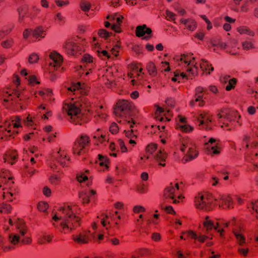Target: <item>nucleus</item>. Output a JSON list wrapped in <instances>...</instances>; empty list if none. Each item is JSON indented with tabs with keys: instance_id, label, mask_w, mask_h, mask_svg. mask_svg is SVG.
I'll return each mask as SVG.
<instances>
[{
	"instance_id": "nucleus-1",
	"label": "nucleus",
	"mask_w": 258,
	"mask_h": 258,
	"mask_svg": "<svg viewBox=\"0 0 258 258\" xmlns=\"http://www.w3.org/2000/svg\"><path fill=\"white\" fill-rule=\"evenodd\" d=\"M78 207L64 205L52 215L51 222L61 232L67 234L80 224V218L77 216Z\"/></svg>"
},
{
	"instance_id": "nucleus-2",
	"label": "nucleus",
	"mask_w": 258,
	"mask_h": 258,
	"mask_svg": "<svg viewBox=\"0 0 258 258\" xmlns=\"http://www.w3.org/2000/svg\"><path fill=\"white\" fill-rule=\"evenodd\" d=\"M173 60L177 66L185 72L178 71L174 72V76L171 78L172 81L179 83L182 79H188V75L195 76L198 75L199 71L198 62L193 54H176L173 57Z\"/></svg>"
},
{
	"instance_id": "nucleus-3",
	"label": "nucleus",
	"mask_w": 258,
	"mask_h": 258,
	"mask_svg": "<svg viewBox=\"0 0 258 258\" xmlns=\"http://www.w3.org/2000/svg\"><path fill=\"white\" fill-rule=\"evenodd\" d=\"M13 82L16 88H12L11 86L7 85L1 89L5 102L12 101V105L20 106L21 109H24L28 103L29 97L27 96H20L19 86L20 85V78L17 75L14 76Z\"/></svg>"
},
{
	"instance_id": "nucleus-4",
	"label": "nucleus",
	"mask_w": 258,
	"mask_h": 258,
	"mask_svg": "<svg viewBox=\"0 0 258 258\" xmlns=\"http://www.w3.org/2000/svg\"><path fill=\"white\" fill-rule=\"evenodd\" d=\"M204 228L206 229L207 235L205 234H197L192 230L184 231L182 232L183 234H186L187 236L194 239H198L201 242H204L208 239H212V237H210L209 231L214 229L216 230L221 237L223 236V232L224 231L223 228L229 226V223L228 221L224 219H219L215 223L209 218H206L203 222ZM212 236V235H211Z\"/></svg>"
},
{
	"instance_id": "nucleus-5",
	"label": "nucleus",
	"mask_w": 258,
	"mask_h": 258,
	"mask_svg": "<svg viewBox=\"0 0 258 258\" xmlns=\"http://www.w3.org/2000/svg\"><path fill=\"white\" fill-rule=\"evenodd\" d=\"M11 225L15 226L17 232L9 235V241L13 245H16L19 242L22 244H29L31 242V239L28 236V228L24 221L19 218H14L9 220Z\"/></svg>"
},
{
	"instance_id": "nucleus-6",
	"label": "nucleus",
	"mask_w": 258,
	"mask_h": 258,
	"mask_svg": "<svg viewBox=\"0 0 258 258\" xmlns=\"http://www.w3.org/2000/svg\"><path fill=\"white\" fill-rule=\"evenodd\" d=\"M0 188L3 191L2 197L4 200L11 202L15 199L18 191L8 171L0 172Z\"/></svg>"
},
{
	"instance_id": "nucleus-7",
	"label": "nucleus",
	"mask_w": 258,
	"mask_h": 258,
	"mask_svg": "<svg viewBox=\"0 0 258 258\" xmlns=\"http://www.w3.org/2000/svg\"><path fill=\"white\" fill-rule=\"evenodd\" d=\"M62 112L70 117V121L81 124L85 121V117L78 107V104L73 102H66L62 106Z\"/></svg>"
},
{
	"instance_id": "nucleus-8",
	"label": "nucleus",
	"mask_w": 258,
	"mask_h": 258,
	"mask_svg": "<svg viewBox=\"0 0 258 258\" xmlns=\"http://www.w3.org/2000/svg\"><path fill=\"white\" fill-rule=\"evenodd\" d=\"M134 108V105L130 101L125 100H119L116 103L114 112L116 116L124 118V121L130 125V127H133L135 122L132 118H130V113Z\"/></svg>"
},
{
	"instance_id": "nucleus-9",
	"label": "nucleus",
	"mask_w": 258,
	"mask_h": 258,
	"mask_svg": "<svg viewBox=\"0 0 258 258\" xmlns=\"http://www.w3.org/2000/svg\"><path fill=\"white\" fill-rule=\"evenodd\" d=\"M114 214H107L103 213L100 217H98L97 221L92 224V228L95 229L98 223H100L103 227L105 228L106 233L109 236H112L116 234V230L119 228V223L115 221L113 224H111L110 222L113 220Z\"/></svg>"
},
{
	"instance_id": "nucleus-10",
	"label": "nucleus",
	"mask_w": 258,
	"mask_h": 258,
	"mask_svg": "<svg viewBox=\"0 0 258 258\" xmlns=\"http://www.w3.org/2000/svg\"><path fill=\"white\" fill-rule=\"evenodd\" d=\"M52 61L50 63L48 71L51 81L55 80L58 74L62 72L64 68L62 66L63 59L62 56L56 51H52L49 54Z\"/></svg>"
},
{
	"instance_id": "nucleus-11",
	"label": "nucleus",
	"mask_w": 258,
	"mask_h": 258,
	"mask_svg": "<svg viewBox=\"0 0 258 258\" xmlns=\"http://www.w3.org/2000/svg\"><path fill=\"white\" fill-rule=\"evenodd\" d=\"M241 146L244 151V157L246 162L253 159L252 150L258 147V141L250 134H244L242 137Z\"/></svg>"
},
{
	"instance_id": "nucleus-12",
	"label": "nucleus",
	"mask_w": 258,
	"mask_h": 258,
	"mask_svg": "<svg viewBox=\"0 0 258 258\" xmlns=\"http://www.w3.org/2000/svg\"><path fill=\"white\" fill-rule=\"evenodd\" d=\"M180 150L183 153L186 152L183 158V160L185 162H188L195 159L199 154L195 143L189 139L182 140Z\"/></svg>"
},
{
	"instance_id": "nucleus-13",
	"label": "nucleus",
	"mask_w": 258,
	"mask_h": 258,
	"mask_svg": "<svg viewBox=\"0 0 258 258\" xmlns=\"http://www.w3.org/2000/svg\"><path fill=\"white\" fill-rule=\"evenodd\" d=\"M214 197L209 194H199L195 199V206L199 210H210L214 205Z\"/></svg>"
},
{
	"instance_id": "nucleus-14",
	"label": "nucleus",
	"mask_w": 258,
	"mask_h": 258,
	"mask_svg": "<svg viewBox=\"0 0 258 258\" xmlns=\"http://www.w3.org/2000/svg\"><path fill=\"white\" fill-rule=\"evenodd\" d=\"M164 197L172 201L173 203H178L184 198L177 183H171L167 186L164 191Z\"/></svg>"
},
{
	"instance_id": "nucleus-15",
	"label": "nucleus",
	"mask_w": 258,
	"mask_h": 258,
	"mask_svg": "<svg viewBox=\"0 0 258 258\" xmlns=\"http://www.w3.org/2000/svg\"><path fill=\"white\" fill-rule=\"evenodd\" d=\"M233 233L235 236L237 244V250L238 252L241 255L246 256L249 250L246 246L247 242L245 237L236 227L233 228Z\"/></svg>"
},
{
	"instance_id": "nucleus-16",
	"label": "nucleus",
	"mask_w": 258,
	"mask_h": 258,
	"mask_svg": "<svg viewBox=\"0 0 258 258\" xmlns=\"http://www.w3.org/2000/svg\"><path fill=\"white\" fill-rule=\"evenodd\" d=\"M219 123L221 124L222 127L224 126L227 125V121H230L232 120L239 122V119L240 118V115L237 112L230 113L227 110H224L221 111L217 114Z\"/></svg>"
},
{
	"instance_id": "nucleus-17",
	"label": "nucleus",
	"mask_w": 258,
	"mask_h": 258,
	"mask_svg": "<svg viewBox=\"0 0 258 258\" xmlns=\"http://www.w3.org/2000/svg\"><path fill=\"white\" fill-rule=\"evenodd\" d=\"M212 114L208 111H203L198 113L196 119L199 122V125L201 128L210 130L212 128Z\"/></svg>"
},
{
	"instance_id": "nucleus-18",
	"label": "nucleus",
	"mask_w": 258,
	"mask_h": 258,
	"mask_svg": "<svg viewBox=\"0 0 258 258\" xmlns=\"http://www.w3.org/2000/svg\"><path fill=\"white\" fill-rule=\"evenodd\" d=\"M214 202L219 207L223 209H232L234 207L232 198L227 195H219L218 197L214 198Z\"/></svg>"
},
{
	"instance_id": "nucleus-19",
	"label": "nucleus",
	"mask_w": 258,
	"mask_h": 258,
	"mask_svg": "<svg viewBox=\"0 0 258 258\" xmlns=\"http://www.w3.org/2000/svg\"><path fill=\"white\" fill-rule=\"evenodd\" d=\"M205 149L206 153L211 156L218 155L221 152V148L218 141L214 138H210L205 144Z\"/></svg>"
},
{
	"instance_id": "nucleus-20",
	"label": "nucleus",
	"mask_w": 258,
	"mask_h": 258,
	"mask_svg": "<svg viewBox=\"0 0 258 258\" xmlns=\"http://www.w3.org/2000/svg\"><path fill=\"white\" fill-rule=\"evenodd\" d=\"M89 142V137L82 135L78 138L74 144L73 148V152L78 155H81V151L85 148Z\"/></svg>"
},
{
	"instance_id": "nucleus-21",
	"label": "nucleus",
	"mask_w": 258,
	"mask_h": 258,
	"mask_svg": "<svg viewBox=\"0 0 258 258\" xmlns=\"http://www.w3.org/2000/svg\"><path fill=\"white\" fill-rule=\"evenodd\" d=\"M132 72L128 74V77L132 79L131 82L133 85H138L141 84L140 82L143 78L142 73V69L139 68L137 65H134L132 67Z\"/></svg>"
},
{
	"instance_id": "nucleus-22",
	"label": "nucleus",
	"mask_w": 258,
	"mask_h": 258,
	"mask_svg": "<svg viewBox=\"0 0 258 258\" xmlns=\"http://www.w3.org/2000/svg\"><path fill=\"white\" fill-rule=\"evenodd\" d=\"M177 127L181 132L189 133L194 130V127L187 122L186 118L182 115H178L176 118Z\"/></svg>"
},
{
	"instance_id": "nucleus-23",
	"label": "nucleus",
	"mask_w": 258,
	"mask_h": 258,
	"mask_svg": "<svg viewBox=\"0 0 258 258\" xmlns=\"http://www.w3.org/2000/svg\"><path fill=\"white\" fill-rule=\"evenodd\" d=\"M82 62L83 67L85 68V70L83 71V73H84L86 76H88L91 73V70L95 66L93 58L89 54H85L82 58Z\"/></svg>"
},
{
	"instance_id": "nucleus-24",
	"label": "nucleus",
	"mask_w": 258,
	"mask_h": 258,
	"mask_svg": "<svg viewBox=\"0 0 258 258\" xmlns=\"http://www.w3.org/2000/svg\"><path fill=\"white\" fill-rule=\"evenodd\" d=\"M92 238H95V234L90 231L83 232L79 234L73 235V239L77 243L80 244L86 243Z\"/></svg>"
},
{
	"instance_id": "nucleus-25",
	"label": "nucleus",
	"mask_w": 258,
	"mask_h": 258,
	"mask_svg": "<svg viewBox=\"0 0 258 258\" xmlns=\"http://www.w3.org/2000/svg\"><path fill=\"white\" fill-rule=\"evenodd\" d=\"M204 88L202 87L199 86L196 88L195 99L190 101V105L194 106L196 102H199V105L203 106L204 105V101L203 100Z\"/></svg>"
},
{
	"instance_id": "nucleus-26",
	"label": "nucleus",
	"mask_w": 258,
	"mask_h": 258,
	"mask_svg": "<svg viewBox=\"0 0 258 258\" xmlns=\"http://www.w3.org/2000/svg\"><path fill=\"white\" fill-rule=\"evenodd\" d=\"M96 195V191L92 189L82 190L79 194V198L84 204H88L93 200Z\"/></svg>"
},
{
	"instance_id": "nucleus-27",
	"label": "nucleus",
	"mask_w": 258,
	"mask_h": 258,
	"mask_svg": "<svg viewBox=\"0 0 258 258\" xmlns=\"http://www.w3.org/2000/svg\"><path fill=\"white\" fill-rule=\"evenodd\" d=\"M78 45L73 39L68 40L62 45L64 51L69 55H75L78 50Z\"/></svg>"
},
{
	"instance_id": "nucleus-28",
	"label": "nucleus",
	"mask_w": 258,
	"mask_h": 258,
	"mask_svg": "<svg viewBox=\"0 0 258 258\" xmlns=\"http://www.w3.org/2000/svg\"><path fill=\"white\" fill-rule=\"evenodd\" d=\"M68 90L69 92H74V94L76 95L78 93L85 94L88 92V89L85 84H81L79 82L77 84H73L68 88Z\"/></svg>"
},
{
	"instance_id": "nucleus-29",
	"label": "nucleus",
	"mask_w": 258,
	"mask_h": 258,
	"mask_svg": "<svg viewBox=\"0 0 258 258\" xmlns=\"http://www.w3.org/2000/svg\"><path fill=\"white\" fill-rule=\"evenodd\" d=\"M92 176L89 170H85L77 174V179L78 182L81 183H85L87 186L92 183Z\"/></svg>"
},
{
	"instance_id": "nucleus-30",
	"label": "nucleus",
	"mask_w": 258,
	"mask_h": 258,
	"mask_svg": "<svg viewBox=\"0 0 258 258\" xmlns=\"http://www.w3.org/2000/svg\"><path fill=\"white\" fill-rule=\"evenodd\" d=\"M52 159H55L61 166H65L67 165V162L70 158L66 155L64 150L61 151L60 149L55 153V155H53Z\"/></svg>"
},
{
	"instance_id": "nucleus-31",
	"label": "nucleus",
	"mask_w": 258,
	"mask_h": 258,
	"mask_svg": "<svg viewBox=\"0 0 258 258\" xmlns=\"http://www.w3.org/2000/svg\"><path fill=\"white\" fill-rule=\"evenodd\" d=\"M151 29L146 25H140L136 28V33L138 37L144 36L145 38H148L151 37Z\"/></svg>"
},
{
	"instance_id": "nucleus-32",
	"label": "nucleus",
	"mask_w": 258,
	"mask_h": 258,
	"mask_svg": "<svg viewBox=\"0 0 258 258\" xmlns=\"http://www.w3.org/2000/svg\"><path fill=\"white\" fill-rule=\"evenodd\" d=\"M21 119L19 116H16L14 119H13L11 122L8 124V128L7 131L10 133L12 131L14 132L18 133L17 130L20 127H22Z\"/></svg>"
},
{
	"instance_id": "nucleus-33",
	"label": "nucleus",
	"mask_w": 258,
	"mask_h": 258,
	"mask_svg": "<svg viewBox=\"0 0 258 258\" xmlns=\"http://www.w3.org/2000/svg\"><path fill=\"white\" fill-rule=\"evenodd\" d=\"M17 153L16 151H8L3 156L4 162H7L11 165L14 164L17 161Z\"/></svg>"
},
{
	"instance_id": "nucleus-34",
	"label": "nucleus",
	"mask_w": 258,
	"mask_h": 258,
	"mask_svg": "<svg viewBox=\"0 0 258 258\" xmlns=\"http://www.w3.org/2000/svg\"><path fill=\"white\" fill-rule=\"evenodd\" d=\"M33 37L38 40L44 38L46 35V29L44 27L38 25L33 29Z\"/></svg>"
},
{
	"instance_id": "nucleus-35",
	"label": "nucleus",
	"mask_w": 258,
	"mask_h": 258,
	"mask_svg": "<svg viewBox=\"0 0 258 258\" xmlns=\"http://www.w3.org/2000/svg\"><path fill=\"white\" fill-rule=\"evenodd\" d=\"M180 22L185 26L186 29L190 31H193L197 28V23L196 21L191 18L184 19L182 18L180 20Z\"/></svg>"
},
{
	"instance_id": "nucleus-36",
	"label": "nucleus",
	"mask_w": 258,
	"mask_h": 258,
	"mask_svg": "<svg viewBox=\"0 0 258 258\" xmlns=\"http://www.w3.org/2000/svg\"><path fill=\"white\" fill-rule=\"evenodd\" d=\"M154 159L158 163L159 165L161 166H165V160L166 155L165 153L162 152L161 150H158L153 155Z\"/></svg>"
},
{
	"instance_id": "nucleus-37",
	"label": "nucleus",
	"mask_w": 258,
	"mask_h": 258,
	"mask_svg": "<svg viewBox=\"0 0 258 258\" xmlns=\"http://www.w3.org/2000/svg\"><path fill=\"white\" fill-rule=\"evenodd\" d=\"M200 66L204 73H205L207 75H210L211 72L214 71V68L212 66V64L204 59L201 60Z\"/></svg>"
},
{
	"instance_id": "nucleus-38",
	"label": "nucleus",
	"mask_w": 258,
	"mask_h": 258,
	"mask_svg": "<svg viewBox=\"0 0 258 258\" xmlns=\"http://www.w3.org/2000/svg\"><path fill=\"white\" fill-rule=\"evenodd\" d=\"M155 111V118L156 119L160 120V121H163L164 120L169 121L170 119L167 117H164L162 115H165V110L161 107L156 106Z\"/></svg>"
},
{
	"instance_id": "nucleus-39",
	"label": "nucleus",
	"mask_w": 258,
	"mask_h": 258,
	"mask_svg": "<svg viewBox=\"0 0 258 258\" xmlns=\"http://www.w3.org/2000/svg\"><path fill=\"white\" fill-rule=\"evenodd\" d=\"M237 30L241 35L245 34L252 37L255 35L254 32L246 26H240L237 28Z\"/></svg>"
},
{
	"instance_id": "nucleus-40",
	"label": "nucleus",
	"mask_w": 258,
	"mask_h": 258,
	"mask_svg": "<svg viewBox=\"0 0 258 258\" xmlns=\"http://www.w3.org/2000/svg\"><path fill=\"white\" fill-rule=\"evenodd\" d=\"M52 94V90L50 89H44L42 90H39L36 92L35 95V97H37V95L41 96L44 99H46V97H50Z\"/></svg>"
},
{
	"instance_id": "nucleus-41",
	"label": "nucleus",
	"mask_w": 258,
	"mask_h": 258,
	"mask_svg": "<svg viewBox=\"0 0 258 258\" xmlns=\"http://www.w3.org/2000/svg\"><path fill=\"white\" fill-rule=\"evenodd\" d=\"M98 162L100 166L103 168V170L108 168V160L106 157L99 154Z\"/></svg>"
},
{
	"instance_id": "nucleus-42",
	"label": "nucleus",
	"mask_w": 258,
	"mask_h": 258,
	"mask_svg": "<svg viewBox=\"0 0 258 258\" xmlns=\"http://www.w3.org/2000/svg\"><path fill=\"white\" fill-rule=\"evenodd\" d=\"M95 49L96 51L97 52L99 56L101 57L102 59H105L106 58H110V55L108 52L105 50H103L101 48H99V46H98L97 45L95 48Z\"/></svg>"
},
{
	"instance_id": "nucleus-43",
	"label": "nucleus",
	"mask_w": 258,
	"mask_h": 258,
	"mask_svg": "<svg viewBox=\"0 0 258 258\" xmlns=\"http://www.w3.org/2000/svg\"><path fill=\"white\" fill-rule=\"evenodd\" d=\"M54 20L58 25H61L65 23L66 18L61 12H57L54 15Z\"/></svg>"
},
{
	"instance_id": "nucleus-44",
	"label": "nucleus",
	"mask_w": 258,
	"mask_h": 258,
	"mask_svg": "<svg viewBox=\"0 0 258 258\" xmlns=\"http://www.w3.org/2000/svg\"><path fill=\"white\" fill-rule=\"evenodd\" d=\"M61 177L60 174H53L49 177V180L51 184L56 185L59 184Z\"/></svg>"
},
{
	"instance_id": "nucleus-45",
	"label": "nucleus",
	"mask_w": 258,
	"mask_h": 258,
	"mask_svg": "<svg viewBox=\"0 0 258 258\" xmlns=\"http://www.w3.org/2000/svg\"><path fill=\"white\" fill-rule=\"evenodd\" d=\"M94 138L96 139L99 143L103 144L104 146H106L107 143H108V139L107 137L102 134L95 135L94 136Z\"/></svg>"
},
{
	"instance_id": "nucleus-46",
	"label": "nucleus",
	"mask_w": 258,
	"mask_h": 258,
	"mask_svg": "<svg viewBox=\"0 0 258 258\" xmlns=\"http://www.w3.org/2000/svg\"><path fill=\"white\" fill-rule=\"evenodd\" d=\"M147 69L150 75L152 76H156L157 74V71L156 66L153 62H150L147 66Z\"/></svg>"
},
{
	"instance_id": "nucleus-47",
	"label": "nucleus",
	"mask_w": 258,
	"mask_h": 258,
	"mask_svg": "<svg viewBox=\"0 0 258 258\" xmlns=\"http://www.w3.org/2000/svg\"><path fill=\"white\" fill-rule=\"evenodd\" d=\"M14 43V40L12 38H8L2 41L1 46L2 47L6 49L11 48Z\"/></svg>"
},
{
	"instance_id": "nucleus-48",
	"label": "nucleus",
	"mask_w": 258,
	"mask_h": 258,
	"mask_svg": "<svg viewBox=\"0 0 258 258\" xmlns=\"http://www.w3.org/2000/svg\"><path fill=\"white\" fill-rule=\"evenodd\" d=\"M210 43L211 45L214 47H217L221 49H226L228 48V45L226 43L222 42L220 40H211Z\"/></svg>"
},
{
	"instance_id": "nucleus-49",
	"label": "nucleus",
	"mask_w": 258,
	"mask_h": 258,
	"mask_svg": "<svg viewBox=\"0 0 258 258\" xmlns=\"http://www.w3.org/2000/svg\"><path fill=\"white\" fill-rule=\"evenodd\" d=\"M123 17L119 16L116 18L115 22L112 23L111 25V29L115 31L116 32H119V25L122 21Z\"/></svg>"
},
{
	"instance_id": "nucleus-50",
	"label": "nucleus",
	"mask_w": 258,
	"mask_h": 258,
	"mask_svg": "<svg viewBox=\"0 0 258 258\" xmlns=\"http://www.w3.org/2000/svg\"><path fill=\"white\" fill-rule=\"evenodd\" d=\"M248 209L252 214L256 213L258 214V200L252 201L248 206Z\"/></svg>"
},
{
	"instance_id": "nucleus-51",
	"label": "nucleus",
	"mask_w": 258,
	"mask_h": 258,
	"mask_svg": "<svg viewBox=\"0 0 258 258\" xmlns=\"http://www.w3.org/2000/svg\"><path fill=\"white\" fill-rule=\"evenodd\" d=\"M91 5L90 2L85 0L82 1L80 4L81 9L84 12L89 11L91 8Z\"/></svg>"
},
{
	"instance_id": "nucleus-52",
	"label": "nucleus",
	"mask_w": 258,
	"mask_h": 258,
	"mask_svg": "<svg viewBox=\"0 0 258 258\" xmlns=\"http://www.w3.org/2000/svg\"><path fill=\"white\" fill-rule=\"evenodd\" d=\"M24 123L28 126H33L36 124V118L28 116L25 120H24Z\"/></svg>"
},
{
	"instance_id": "nucleus-53",
	"label": "nucleus",
	"mask_w": 258,
	"mask_h": 258,
	"mask_svg": "<svg viewBox=\"0 0 258 258\" xmlns=\"http://www.w3.org/2000/svg\"><path fill=\"white\" fill-rule=\"evenodd\" d=\"M242 48L244 50H249L254 48V44L250 40H245L242 42Z\"/></svg>"
},
{
	"instance_id": "nucleus-54",
	"label": "nucleus",
	"mask_w": 258,
	"mask_h": 258,
	"mask_svg": "<svg viewBox=\"0 0 258 258\" xmlns=\"http://www.w3.org/2000/svg\"><path fill=\"white\" fill-rule=\"evenodd\" d=\"M125 137L130 140V139H137V135L136 132L133 129L128 131H124Z\"/></svg>"
},
{
	"instance_id": "nucleus-55",
	"label": "nucleus",
	"mask_w": 258,
	"mask_h": 258,
	"mask_svg": "<svg viewBox=\"0 0 258 258\" xmlns=\"http://www.w3.org/2000/svg\"><path fill=\"white\" fill-rule=\"evenodd\" d=\"M39 56L37 53H32L29 57L28 61L30 63H35L39 60Z\"/></svg>"
},
{
	"instance_id": "nucleus-56",
	"label": "nucleus",
	"mask_w": 258,
	"mask_h": 258,
	"mask_svg": "<svg viewBox=\"0 0 258 258\" xmlns=\"http://www.w3.org/2000/svg\"><path fill=\"white\" fill-rule=\"evenodd\" d=\"M236 83V80L234 78L230 79L228 82V84L226 86V90L227 91H230L235 87V85Z\"/></svg>"
},
{
	"instance_id": "nucleus-57",
	"label": "nucleus",
	"mask_w": 258,
	"mask_h": 258,
	"mask_svg": "<svg viewBox=\"0 0 258 258\" xmlns=\"http://www.w3.org/2000/svg\"><path fill=\"white\" fill-rule=\"evenodd\" d=\"M171 224L175 228H178V226L181 225L182 222L180 220L179 218L176 217L173 218L171 221Z\"/></svg>"
},
{
	"instance_id": "nucleus-58",
	"label": "nucleus",
	"mask_w": 258,
	"mask_h": 258,
	"mask_svg": "<svg viewBox=\"0 0 258 258\" xmlns=\"http://www.w3.org/2000/svg\"><path fill=\"white\" fill-rule=\"evenodd\" d=\"M0 209L1 212L9 213L11 211L12 207L9 204L3 203L0 207Z\"/></svg>"
},
{
	"instance_id": "nucleus-59",
	"label": "nucleus",
	"mask_w": 258,
	"mask_h": 258,
	"mask_svg": "<svg viewBox=\"0 0 258 258\" xmlns=\"http://www.w3.org/2000/svg\"><path fill=\"white\" fill-rule=\"evenodd\" d=\"M12 248V246L5 244L3 237L0 235V249L4 251H7Z\"/></svg>"
},
{
	"instance_id": "nucleus-60",
	"label": "nucleus",
	"mask_w": 258,
	"mask_h": 258,
	"mask_svg": "<svg viewBox=\"0 0 258 258\" xmlns=\"http://www.w3.org/2000/svg\"><path fill=\"white\" fill-rule=\"evenodd\" d=\"M157 146L154 144H149L146 149V152L151 154H154V153L156 151Z\"/></svg>"
},
{
	"instance_id": "nucleus-61",
	"label": "nucleus",
	"mask_w": 258,
	"mask_h": 258,
	"mask_svg": "<svg viewBox=\"0 0 258 258\" xmlns=\"http://www.w3.org/2000/svg\"><path fill=\"white\" fill-rule=\"evenodd\" d=\"M26 79H28L29 84L31 85H34L35 84H39L40 82L37 80L36 77L34 75L29 76L28 78Z\"/></svg>"
},
{
	"instance_id": "nucleus-62",
	"label": "nucleus",
	"mask_w": 258,
	"mask_h": 258,
	"mask_svg": "<svg viewBox=\"0 0 258 258\" xmlns=\"http://www.w3.org/2000/svg\"><path fill=\"white\" fill-rule=\"evenodd\" d=\"M48 207V205L47 203L44 202H40L38 203L37 205L38 209L42 212H45L46 211Z\"/></svg>"
},
{
	"instance_id": "nucleus-63",
	"label": "nucleus",
	"mask_w": 258,
	"mask_h": 258,
	"mask_svg": "<svg viewBox=\"0 0 258 258\" xmlns=\"http://www.w3.org/2000/svg\"><path fill=\"white\" fill-rule=\"evenodd\" d=\"M33 29L31 28H27L24 30L23 33V36L25 39H27L31 35L33 36Z\"/></svg>"
},
{
	"instance_id": "nucleus-64",
	"label": "nucleus",
	"mask_w": 258,
	"mask_h": 258,
	"mask_svg": "<svg viewBox=\"0 0 258 258\" xmlns=\"http://www.w3.org/2000/svg\"><path fill=\"white\" fill-rule=\"evenodd\" d=\"M145 210V208L141 205H136L133 208V211L135 213L144 212Z\"/></svg>"
}]
</instances>
